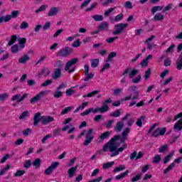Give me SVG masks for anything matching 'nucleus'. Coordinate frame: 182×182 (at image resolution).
I'll return each mask as SVG.
<instances>
[{
  "label": "nucleus",
  "instance_id": "obj_46",
  "mask_svg": "<svg viewBox=\"0 0 182 182\" xmlns=\"http://www.w3.org/2000/svg\"><path fill=\"white\" fill-rule=\"evenodd\" d=\"M122 114V111L120 109H117L115 112L110 114L112 117H119Z\"/></svg>",
  "mask_w": 182,
  "mask_h": 182
},
{
  "label": "nucleus",
  "instance_id": "obj_43",
  "mask_svg": "<svg viewBox=\"0 0 182 182\" xmlns=\"http://www.w3.org/2000/svg\"><path fill=\"white\" fill-rule=\"evenodd\" d=\"M139 73V70H132L129 71V76L130 79H133L136 75Z\"/></svg>",
  "mask_w": 182,
  "mask_h": 182
},
{
  "label": "nucleus",
  "instance_id": "obj_37",
  "mask_svg": "<svg viewBox=\"0 0 182 182\" xmlns=\"http://www.w3.org/2000/svg\"><path fill=\"white\" fill-rule=\"evenodd\" d=\"M9 97V94L7 92H4L1 95H0V102H4V100H6Z\"/></svg>",
  "mask_w": 182,
  "mask_h": 182
},
{
  "label": "nucleus",
  "instance_id": "obj_45",
  "mask_svg": "<svg viewBox=\"0 0 182 182\" xmlns=\"http://www.w3.org/2000/svg\"><path fill=\"white\" fill-rule=\"evenodd\" d=\"M161 161V156L160 155H156L154 157V159L152 161V163H155L156 164L160 163Z\"/></svg>",
  "mask_w": 182,
  "mask_h": 182
},
{
  "label": "nucleus",
  "instance_id": "obj_11",
  "mask_svg": "<svg viewBox=\"0 0 182 182\" xmlns=\"http://www.w3.org/2000/svg\"><path fill=\"white\" fill-rule=\"evenodd\" d=\"M109 136H110V132L109 131L104 132L97 139V143L100 144V143H103L106 139H108Z\"/></svg>",
  "mask_w": 182,
  "mask_h": 182
},
{
  "label": "nucleus",
  "instance_id": "obj_49",
  "mask_svg": "<svg viewBox=\"0 0 182 182\" xmlns=\"http://www.w3.org/2000/svg\"><path fill=\"white\" fill-rule=\"evenodd\" d=\"M113 123H114V119H111L105 122V126L107 129H112V126H113Z\"/></svg>",
  "mask_w": 182,
  "mask_h": 182
},
{
  "label": "nucleus",
  "instance_id": "obj_27",
  "mask_svg": "<svg viewBox=\"0 0 182 182\" xmlns=\"http://www.w3.org/2000/svg\"><path fill=\"white\" fill-rule=\"evenodd\" d=\"M87 105H89V102H82L80 106L77 107V109L74 111V113H77L79 110H83V109H85V107H86Z\"/></svg>",
  "mask_w": 182,
  "mask_h": 182
},
{
  "label": "nucleus",
  "instance_id": "obj_57",
  "mask_svg": "<svg viewBox=\"0 0 182 182\" xmlns=\"http://www.w3.org/2000/svg\"><path fill=\"white\" fill-rule=\"evenodd\" d=\"M95 76V74L90 73V74L86 75L85 78L84 79V82H89L90 79H92V77Z\"/></svg>",
  "mask_w": 182,
  "mask_h": 182
},
{
  "label": "nucleus",
  "instance_id": "obj_9",
  "mask_svg": "<svg viewBox=\"0 0 182 182\" xmlns=\"http://www.w3.org/2000/svg\"><path fill=\"white\" fill-rule=\"evenodd\" d=\"M70 53H72V48H65L60 50V51L58 52V55L65 58L66 56H69Z\"/></svg>",
  "mask_w": 182,
  "mask_h": 182
},
{
  "label": "nucleus",
  "instance_id": "obj_26",
  "mask_svg": "<svg viewBox=\"0 0 182 182\" xmlns=\"http://www.w3.org/2000/svg\"><path fill=\"white\" fill-rule=\"evenodd\" d=\"M176 69H178V70H181L182 69V55H179L176 61Z\"/></svg>",
  "mask_w": 182,
  "mask_h": 182
},
{
  "label": "nucleus",
  "instance_id": "obj_36",
  "mask_svg": "<svg viewBox=\"0 0 182 182\" xmlns=\"http://www.w3.org/2000/svg\"><path fill=\"white\" fill-rule=\"evenodd\" d=\"M173 156H174V152H171L168 155H167L166 156H165L164 159V164H167V162L169 160H171V157H173Z\"/></svg>",
  "mask_w": 182,
  "mask_h": 182
},
{
  "label": "nucleus",
  "instance_id": "obj_41",
  "mask_svg": "<svg viewBox=\"0 0 182 182\" xmlns=\"http://www.w3.org/2000/svg\"><path fill=\"white\" fill-rule=\"evenodd\" d=\"M19 46L21 49H23L25 48V44L26 43V39L25 38H23L19 40L18 41Z\"/></svg>",
  "mask_w": 182,
  "mask_h": 182
},
{
  "label": "nucleus",
  "instance_id": "obj_25",
  "mask_svg": "<svg viewBox=\"0 0 182 182\" xmlns=\"http://www.w3.org/2000/svg\"><path fill=\"white\" fill-rule=\"evenodd\" d=\"M92 19L95 21V22H102L103 19H105V17H103L102 15L100 14H96L92 16Z\"/></svg>",
  "mask_w": 182,
  "mask_h": 182
},
{
  "label": "nucleus",
  "instance_id": "obj_6",
  "mask_svg": "<svg viewBox=\"0 0 182 182\" xmlns=\"http://www.w3.org/2000/svg\"><path fill=\"white\" fill-rule=\"evenodd\" d=\"M28 93L23 94V96H21L19 94L14 95L12 96L11 101L16 102V105H19L21 103V102H23V100H25V99H26V97H28Z\"/></svg>",
  "mask_w": 182,
  "mask_h": 182
},
{
  "label": "nucleus",
  "instance_id": "obj_22",
  "mask_svg": "<svg viewBox=\"0 0 182 182\" xmlns=\"http://www.w3.org/2000/svg\"><path fill=\"white\" fill-rule=\"evenodd\" d=\"M21 49L23 48H21L20 46L15 44L11 46V53H18V52H19V50H21Z\"/></svg>",
  "mask_w": 182,
  "mask_h": 182
},
{
  "label": "nucleus",
  "instance_id": "obj_30",
  "mask_svg": "<svg viewBox=\"0 0 182 182\" xmlns=\"http://www.w3.org/2000/svg\"><path fill=\"white\" fill-rule=\"evenodd\" d=\"M62 96H63V92H61L60 90L56 89V90L53 93V97L55 99H59L60 97H62Z\"/></svg>",
  "mask_w": 182,
  "mask_h": 182
},
{
  "label": "nucleus",
  "instance_id": "obj_31",
  "mask_svg": "<svg viewBox=\"0 0 182 182\" xmlns=\"http://www.w3.org/2000/svg\"><path fill=\"white\" fill-rule=\"evenodd\" d=\"M168 149V144H164L161 146L159 149V153H166L167 151V149Z\"/></svg>",
  "mask_w": 182,
  "mask_h": 182
},
{
  "label": "nucleus",
  "instance_id": "obj_7",
  "mask_svg": "<svg viewBox=\"0 0 182 182\" xmlns=\"http://www.w3.org/2000/svg\"><path fill=\"white\" fill-rule=\"evenodd\" d=\"M48 93H49V92H48V90L40 92L35 97H33V98H31L30 100L31 103H36V102H39V100H41V99H42V97H45V96H46V95H48Z\"/></svg>",
  "mask_w": 182,
  "mask_h": 182
},
{
  "label": "nucleus",
  "instance_id": "obj_1",
  "mask_svg": "<svg viewBox=\"0 0 182 182\" xmlns=\"http://www.w3.org/2000/svg\"><path fill=\"white\" fill-rule=\"evenodd\" d=\"M130 133V128H126L122 133V135H116L112 137L107 144L102 147L104 152L110 151V157L119 156L120 153L127 149V144L124 143L127 140V136Z\"/></svg>",
  "mask_w": 182,
  "mask_h": 182
},
{
  "label": "nucleus",
  "instance_id": "obj_39",
  "mask_svg": "<svg viewBox=\"0 0 182 182\" xmlns=\"http://www.w3.org/2000/svg\"><path fill=\"white\" fill-rule=\"evenodd\" d=\"M25 173H26V171H25L24 170H18L16 171V173L14 174V177H22V176H23Z\"/></svg>",
  "mask_w": 182,
  "mask_h": 182
},
{
  "label": "nucleus",
  "instance_id": "obj_4",
  "mask_svg": "<svg viewBox=\"0 0 182 182\" xmlns=\"http://www.w3.org/2000/svg\"><path fill=\"white\" fill-rule=\"evenodd\" d=\"M78 62H79V58H74L70 60L65 64V66L64 68L65 70H66V72H68V73H73V72L76 70V67H73L71 70L70 68H72V66H75V65H76V63H77Z\"/></svg>",
  "mask_w": 182,
  "mask_h": 182
},
{
  "label": "nucleus",
  "instance_id": "obj_56",
  "mask_svg": "<svg viewBox=\"0 0 182 182\" xmlns=\"http://www.w3.org/2000/svg\"><path fill=\"white\" fill-rule=\"evenodd\" d=\"M124 6V8H127V9H133V4H132L130 1L125 2Z\"/></svg>",
  "mask_w": 182,
  "mask_h": 182
},
{
  "label": "nucleus",
  "instance_id": "obj_38",
  "mask_svg": "<svg viewBox=\"0 0 182 182\" xmlns=\"http://www.w3.org/2000/svg\"><path fill=\"white\" fill-rule=\"evenodd\" d=\"M98 65H99V59L98 58L91 60V66L92 68H97Z\"/></svg>",
  "mask_w": 182,
  "mask_h": 182
},
{
  "label": "nucleus",
  "instance_id": "obj_23",
  "mask_svg": "<svg viewBox=\"0 0 182 182\" xmlns=\"http://www.w3.org/2000/svg\"><path fill=\"white\" fill-rule=\"evenodd\" d=\"M11 18L12 16H11V14H8L6 16H1L0 17V23H2V22H9V21H11Z\"/></svg>",
  "mask_w": 182,
  "mask_h": 182
},
{
  "label": "nucleus",
  "instance_id": "obj_20",
  "mask_svg": "<svg viewBox=\"0 0 182 182\" xmlns=\"http://www.w3.org/2000/svg\"><path fill=\"white\" fill-rule=\"evenodd\" d=\"M152 21H164V15L161 14V13H156L154 16V18H152Z\"/></svg>",
  "mask_w": 182,
  "mask_h": 182
},
{
  "label": "nucleus",
  "instance_id": "obj_52",
  "mask_svg": "<svg viewBox=\"0 0 182 182\" xmlns=\"http://www.w3.org/2000/svg\"><path fill=\"white\" fill-rule=\"evenodd\" d=\"M122 92H123V88H117L113 90V95H114V96H119Z\"/></svg>",
  "mask_w": 182,
  "mask_h": 182
},
{
  "label": "nucleus",
  "instance_id": "obj_16",
  "mask_svg": "<svg viewBox=\"0 0 182 182\" xmlns=\"http://www.w3.org/2000/svg\"><path fill=\"white\" fill-rule=\"evenodd\" d=\"M59 14V7H51L48 12V16H56Z\"/></svg>",
  "mask_w": 182,
  "mask_h": 182
},
{
  "label": "nucleus",
  "instance_id": "obj_5",
  "mask_svg": "<svg viewBox=\"0 0 182 182\" xmlns=\"http://www.w3.org/2000/svg\"><path fill=\"white\" fill-rule=\"evenodd\" d=\"M129 26L127 23H118L115 25V31L112 32L113 35H119Z\"/></svg>",
  "mask_w": 182,
  "mask_h": 182
},
{
  "label": "nucleus",
  "instance_id": "obj_62",
  "mask_svg": "<svg viewBox=\"0 0 182 182\" xmlns=\"http://www.w3.org/2000/svg\"><path fill=\"white\" fill-rule=\"evenodd\" d=\"M123 19V14H119L115 16L114 22H120Z\"/></svg>",
  "mask_w": 182,
  "mask_h": 182
},
{
  "label": "nucleus",
  "instance_id": "obj_24",
  "mask_svg": "<svg viewBox=\"0 0 182 182\" xmlns=\"http://www.w3.org/2000/svg\"><path fill=\"white\" fill-rule=\"evenodd\" d=\"M163 8H164V6H153L151 9V12L152 14V15H154V14H156V12H158L159 11H161V9H163Z\"/></svg>",
  "mask_w": 182,
  "mask_h": 182
},
{
  "label": "nucleus",
  "instance_id": "obj_60",
  "mask_svg": "<svg viewBox=\"0 0 182 182\" xmlns=\"http://www.w3.org/2000/svg\"><path fill=\"white\" fill-rule=\"evenodd\" d=\"M28 116H29V112L25 111V112H22V114L19 117V119H20V120H22L23 119H25V117H28Z\"/></svg>",
  "mask_w": 182,
  "mask_h": 182
},
{
  "label": "nucleus",
  "instance_id": "obj_54",
  "mask_svg": "<svg viewBox=\"0 0 182 182\" xmlns=\"http://www.w3.org/2000/svg\"><path fill=\"white\" fill-rule=\"evenodd\" d=\"M116 39H119V37L116 36L108 38L105 40V41L107 42V43H113L116 41Z\"/></svg>",
  "mask_w": 182,
  "mask_h": 182
},
{
  "label": "nucleus",
  "instance_id": "obj_21",
  "mask_svg": "<svg viewBox=\"0 0 182 182\" xmlns=\"http://www.w3.org/2000/svg\"><path fill=\"white\" fill-rule=\"evenodd\" d=\"M77 167H79L78 165L75 167H71L70 169H68V177H70V178H72V177H73L75 173H76V171L77 170Z\"/></svg>",
  "mask_w": 182,
  "mask_h": 182
},
{
  "label": "nucleus",
  "instance_id": "obj_19",
  "mask_svg": "<svg viewBox=\"0 0 182 182\" xmlns=\"http://www.w3.org/2000/svg\"><path fill=\"white\" fill-rule=\"evenodd\" d=\"M33 120H34V122H33L34 126H38V124H39V122H42V117H41L40 112L36 113L33 117Z\"/></svg>",
  "mask_w": 182,
  "mask_h": 182
},
{
  "label": "nucleus",
  "instance_id": "obj_51",
  "mask_svg": "<svg viewBox=\"0 0 182 182\" xmlns=\"http://www.w3.org/2000/svg\"><path fill=\"white\" fill-rule=\"evenodd\" d=\"M27 28H29V23L26 21H22L20 25V29H27Z\"/></svg>",
  "mask_w": 182,
  "mask_h": 182
},
{
  "label": "nucleus",
  "instance_id": "obj_32",
  "mask_svg": "<svg viewBox=\"0 0 182 182\" xmlns=\"http://www.w3.org/2000/svg\"><path fill=\"white\" fill-rule=\"evenodd\" d=\"M123 170H126V166H124V165H119V166L116 167L113 170V173H117L119 171H123Z\"/></svg>",
  "mask_w": 182,
  "mask_h": 182
},
{
  "label": "nucleus",
  "instance_id": "obj_10",
  "mask_svg": "<svg viewBox=\"0 0 182 182\" xmlns=\"http://www.w3.org/2000/svg\"><path fill=\"white\" fill-rule=\"evenodd\" d=\"M49 75H50V70L48 68H43L38 73V77H46L47 76H49Z\"/></svg>",
  "mask_w": 182,
  "mask_h": 182
},
{
  "label": "nucleus",
  "instance_id": "obj_63",
  "mask_svg": "<svg viewBox=\"0 0 182 182\" xmlns=\"http://www.w3.org/2000/svg\"><path fill=\"white\" fill-rule=\"evenodd\" d=\"M98 93H99L98 90H95V91H92V92H89L88 94H87V96L88 97H93V96H96V95H98Z\"/></svg>",
  "mask_w": 182,
  "mask_h": 182
},
{
  "label": "nucleus",
  "instance_id": "obj_35",
  "mask_svg": "<svg viewBox=\"0 0 182 182\" xmlns=\"http://www.w3.org/2000/svg\"><path fill=\"white\" fill-rule=\"evenodd\" d=\"M95 139V136H91L90 137H85V140L84 141V146H87L88 144H90L92 143V140Z\"/></svg>",
  "mask_w": 182,
  "mask_h": 182
},
{
  "label": "nucleus",
  "instance_id": "obj_40",
  "mask_svg": "<svg viewBox=\"0 0 182 182\" xmlns=\"http://www.w3.org/2000/svg\"><path fill=\"white\" fill-rule=\"evenodd\" d=\"M113 164H114V161L107 162V163L103 164L102 168L105 170H106L107 168H110V167H112V166H113Z\"/></svg>",
  "mask_w": 182,
  "mask_h": 182
},
{
  "label": "nucleus",
  "instance_id": "obj_42",
  "mask_svg": "<svg viewBox=\"0 0 182 182\" xmlns=\"http://www.w3.org/2000/svg\"><path fill=\"white\" fill-rule=\"evenodd\" d=\"M17 37L15 35L11 36L10 41H9V46H12L15 42H16Z\"/></svg>",
  "mask_w": 182,
  "mask_h": 182
},
{
  "label": "nucleus",
  "instance_id": "obj_61",
  "mask_svg": "<svg viewBox=\"0 0 182 182\" xmlns=\"http://www.w3.org/2000/svg\"><path fill=\"white\" fill-rule=\"evenodd\" d=\"M31 166H32V161L31 160H26L24 162V168H29V167H31Z\"/></svg>",
  "mask_w": 182,
  "mask_h": 182
},
{
  "label": "nucleus",
  "instance_id": "obj_13",
  "mask_svg": "<svg viewBox=\"0 0 182 182\" xmlns=\"http://www.w3.org/2000/svg\"><path fill=\"white\" fill-rule=\"evenodd\" d=\"M52 122H55V119L51 116H42L41 117V123L42 124H48V123H52Z\"/></svg>",
  "mask_w": 182,
  "mask_h": 182
},
{
  "label": "nucleus",
  "instance_id": "obj_44",
  "mask_svg": "<svg viewBox=\"0 0 182 182\" xmlns=\"http://www.w3.org/2000/svg\"><path fill=\"white\" fill-rule=\"evenodd\" d=\"M48 8V5H42L39 9L35 11L36 14H39V12H43L44 11H46V9Z\"/></svg>",
  "mask_w": 182,
  "mask_h": 182
},
{
  "label": "nucleus",
  "instance_id": "obj_14",
  "mask_svg": "<svg viewBox=\"0 0 182 182\" xmlns=\"http://www.w3.org/2000/svg\"><path fill=\"white\" fill-rule=\"evenodd\" d=\"M98 31L107 32L109 31V23L106 21L101 23L98 26Z\"/></svg>",
  "mask_w": 182,
  "mask_h": 182
},
{
  "label": "nucleus",
  "instance_id": "obj_47",
  "mask_svg": "<svg viewBox=\"0 0 182 182\" xmlns=\"http://www.w3.org/2000/svg\"><path fill=\"white\" fill-rule=\"evenodd\" d=\"M53 81L52 80H46L44 82L41 84V87H46V86H49L50 85H52Z\"/></svg>",
  "mask_w": 182,
  "mask_h": 182
},
{
  "label": "nucleus",
  "instance_id": "obj_8",
  "mask_svg": "<svg viewBox=\"0 0 182 182\" xmlns=\"http://www.w3.org/2000/svg\"><path fill=\"white\" fill-rule=\"evenodd\" d=\"M59 166V162H53L50 166L46 169L44 173L46 176H50L52 174L53 170H56Z\"/></svg>",
  "mask_w": 182,
  "mask_h": 182
},
{
  "label": "nucleus",
  "instance_id": "obj_3",
  "mask_svg": "<svg viewBox=\"0 0 182 182\" xmlns=\"http://www.w3.org/2000/svg\"><path fill=\"white\" fill-rule=\"evenodd\" d=\"M178 119H180L173 125V132H175V133H178L182 130V112H180L174 117L173 122H176Z\"/></svg>",
  "mask_w": 182,
  "mask_h": 182
},
{
  "label": "nucleus",
  "instance_id": "obj_55",
  "mask_svg": "<svg viewBox=\"0 0 182 182\" xmlns=\"http://www.w3.org/2000/svg\"><path fill=\"white\" fill-rule=\"evenodd\" d=\"M9 168H11V166H9V164H7V166L2 168L0 171V176H4V174H5V173H6V171H8V170H9Z\"/></svg>",
  "mask_w": 182,
  "mask_h": 182
},
{
  "label": "nucleus",
  "instance_id": "obj_53",
  "mask_svg": "<svg viewBox=\"0 0 182 182\" xmlns=\"http://www.w3.org/2000/svg\"><path fill=\"white\" fill-rule=\"evenodd\" d=\"M150 75H151V69L149 68L145 72V74L144 75V77L145 80H147V79H149V77H150Z\"/></svg>",
  "mask_w": 182,
  "mask_h": 182
},
{
  "label": "nucleus",
  "instance_id": "obj_64",
  "mask_svg": "<svg viewBox=\"0 0 182 182\" xmlns=\"http://www.w3.org/2000/svg\"><path fill=\"white\" fill-rule=\"evenodd\" d=\"M18 15H19V11H13L11 12V18H18Z\"/></svg>",
  "mask_w": 182,
  "mask_h": 182
},
{
  "label": "nucleus",
  "instance_id": "obj_28",
  "mask_svg": "<svg viewBox=\"0 0 182 182\" xmlns=\"http://www.w3.org/2000/svg\"><path fill=\"white\" fill-rule=\"evenodd\" d=\"M176 167V164L174 162H172L171 164L168 165V166L164 171V174H167L169 171H171L173 168Z\"/></svg>",
  "mask_w": 182,
  "mask_h": 182
},
{
  "label": "nucleus",
  "instance_id": "obj_15",
  "mask_svg": "<svg viewBox=\"0 0 182 182\" xmlns=\"http://www.w3.org/2000/svg\"><path fill=\"white\" fill-rule=\"evenodd\" d=\"M154 38H156L155 36H151V37H149V38H147L145 41V43H146V49H151V48H154V46H157V45L156 44H153L150 42H151L152 39H154Z\"/></svg>",
  "mask_w": 182,
  "mask_h": 182
},
{
  "label": "nucleus",
  "instance_id": "obj_58",
  "mask_svg": "<svg viewBox=\"0 0 182 182\" xmlns=\"http://www.w3.org/2000/svg\"><path fill=\"white\" fill-rule=\"evenodd\" d=\"M173 4H168L166 7L164 8L163 12L164 13L167 12V11H170V9H173Z\"/></svg>",
  "mask_w": 182,
  "mask_h": 182
},
{
  "label": "nucleus",
  "instance_id": "obj_29",
  "mask_svg": "<svg viewBox=\"0 0 182 182\" xmlns=\"http://www.w3.org/2000/svg\"><path fill=\"white\" fill-rule=\"evenodd\" d=\"M28 60H29V56L28 55H25L18 59V63L24 64L26 63Z\"/></svg>",
  "mask_w": 182,
  "mask_h": 182
},
{
  "label": "nucleus",
  "instance_id": "obj_18",
  "mask_svg": "<svg viewBox=\"0 0 182 182\" xmlns=\"http://www.w3.org/2000/svg\"><path fill=\"white\" fill-rule=\"evenodd\" d=\"M62 76V70L59 68L55 70L54 73L52 75V79L56 80V79H59Z\"/></svg>",
  "mask_w": 182,
  "mask_h": 182
},
{
  "label": "nucleus",
  "instance_id": "obj_17",
  "mask_svg": "<svg viewBox=\"0 0 182 182\" xmlns=\"http://www.w3.org/2000/svg\"><path fill=\"white\" fill-rule=\"evenodd\" d=\"M124 126V122H123V121L117 122L114 128V132H116V133H120Z\"/></svg>",
  "mask_w": 182,
  "mask_h": 182
},
{
  "label": "nucleus",
  "instance_id": "obj_59",
  "mask_svg": "<svg viewBox=\"0 0 182 182\" xmlns=\"http://www.w3.org/2000/svg\"><path fill=\"white\" fill-rule=\"evenodd\" d=\"M33 166L34 167H39L41 166V159L37 158L33 162Z\"/></svg>",
  "mask_w": 182,
  "mask_h": 182
},
{
  "label": "nucleus",
  "instance_id": "obj_48",
  "mask_svg": "<svg viewBox=\"0 0 182 182\" xmlns=\"http://www.w3.org/2000/svg\"><path fill=\"white\" fill-rule=\"evenodd\" d=\"M117 56V53L116 52H112L108 55L107 61L110 62L113 58H116Z\"/></svg>",
  "mask_w": 182,
  "mask_h": 182
},
{
  "label": "nucleus",
  "instance_id": "obj_50",
  "mask_svg": "<svg viewBox=\"0 0 182 182\" xmlns=\"http://www.w3.org/2000/svg\"><path fill=\"white\" fill-rule=\"evenodd\" d=\"M73 110V107H68L62 110L61 114H68V112Z\"/></svg>",
  "mask_w": 182,
  "mask_h": 182
},
{
  "label": "nucleus",
  "instance_id": "obj_33",
  "mask_svg": "<svg viewBox=\"0 0 182 182\" xmlns=\"http://www.w3.org/2000/svg\"><path fill=\"white\" fill-rule=\"evenodd\" d=\"M144 119H146V116L142 115L140 117L139 119H137L136 124V126H138V127H141V126H143V122H141V120H144Z\"/></svg>",
  "mask_w": 182,
  "mask_h": 182
},
{
  "label": "nucleus",
  "instance_id": "obj_12",
  "mask_svg": "<svg viewBox=\"0 0 182 182\" xmlns=\"http://www.w3.org/2000/svg\"><path fill=\"white\" fill-rule=\"evenodd\" d=\"M166 133V128H158L152 134L154 137H159V136H164Z\"/></svg>",
  "mask_w": 182,
  "mask_h": 182
},
{
  "label": "nucleus",
  "instance_id": "obj_34",
  "mask_svg": "<svg viewBox=\"0 0 182 182\" xmlns=\"http://www.w3.org/2000/svg\"><path fill=\"white\" fill-rule=\"evenodd\" d=\"M129 174V170H127L125 172H124L122 174L117 175L115 176V179L117 180H122L124 177H126Z\"/></svg>",
  "mask_w": 182,
  "mask_h": 182
},
{
  "label": "nucleus",
  "instance_id": "obj_2",
  "mask_svg": "<svg viewBox=\"0 0 182 182\" xmlns=\"http://www.w3.org/2000/svg\"><path fill=\"white\" fill-rule=\"evenodd\" d=\"M109 103H112V100L110 98L102 102V107H97L95 109L90 107L88 109H86L85 112H82L80 115L87 116V114H90V113L96 114L97 112H100V113H106V112L109 111Z\"/></svg>",
  "mask_w": 182,
  "mask_h": 182
}]
</instances>
